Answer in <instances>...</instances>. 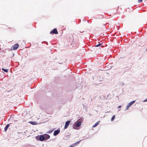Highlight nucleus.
<instances>
[{
	"instance_id": "nucleus-1",
	"label": "nucleus",
	"mask_w": 147,
	"mask_h": 147,
	"mask_svg": "<svg viewBox=\"0 0 147 147\" xmlns=\"http://www.w3.org/2000/svg\"><path fill=\"white\" fill-rule=\"evenodd\" d=\"M83 122V119H79L75 123L76 124V126L77 127H79L82 123Z\"/></svg>"
},
{
	"instance_id": "nucleus-2",
	"label": "nucleus",
	"mask_w": 147,
	"mask_h": 147,
	"mask_svg": "<svg viewBox=\"0 0 147 147\" xmlns=\"http://www.w3.org/2000/svg\"><path fill=\"white\" fill-rule=\"evenodd\" d=\"M19 47V45L18 44H16L14 45L13 47L11 48V50H16L18 47Z\"/></svg>"
},
{
	"instance_id": "nucleus-3",
	"label": "nucleus",
	"mask_w": 147,
	"mask_h": 147,
	"mask_svg": "<svg viewBox=\"0 0 147 147\" xmlns=\"http://www.w3.org/2000/svg\"><path fill=\"white\" fill-rule=\"evenodd\" d=\"M58 34V32L57 30L55 28L53 30L51 31L50 32V34Z\"/></svg>"
},
{
	"instance_id": "nucleus-4",
	"label": "nucleus",
	"mask_w": 147,
	"mask_h": 147,
	"mask_svg": "<svg viewBox=\"0 0 147 147\" xmlns=\"http://www.w3.org/2000/svg\"><path fill=\"white\" fill-rule=\"evenodd\" d=\"M70 122V121H68L65 122V125L64 127L65 129H66L67 128L69 125Z\"/></svg>"
},
{
	"instance_id": "nucleus-5",
	"label": "nucleus",
	"mask_w": 147,
	"mask_h": 147,
	"mask_svg": "<svg viewBox=\"0 0 147 147\" xmlns=\"http://www.w3.org/2000/svg\"><path fill=\"white\" fill-rule=\"evenodd\" d=\"M135 102V101H133L130 102L127 106L126 109L127 110L128 108L130 107Z\"/></svg>"
},
{
	"instance_id": "nucleus-6",
	"label": "nucleus",
	"mask_w": 147,
	"mask_h": 147,
	"mask_svg": "<svg viewBox=\"0 0 147 147\" xmlns=\"http://www.w3.org/2000/svg\"><path fill=\"white\" fill-rule=\"evenodd\" d=\"M60 132V130L58 129L55 130L53 133V135L55 136H56L58 135Z\"/></svg>"
},
{
	"instance_id": "nucleus-7",
	"label": "nucleus",
	"mask_w": 147,
	"mask_h": 147,
	"mask_svg": "<svg viewBox=\"0 0 147 147\" xmlns=\"http://www.w3.org/2000/svg\"><path fill=\"white\" fill-rule=\"evenodd\" d=\"M45 139V137L43 135L40 136L39 138V140L41 141H43Z\"/></svg>"
},
{
	"instance_id": "nucleus-8",
	"label": "nucleus",
	"mask_w": 147,
	"mask_h": 147,
	"mask_svg": "<svg viewBox=\"0 0 147 147\" xmlns=\"http://www.w3.org/2000/svg\"><path fill=\"white\" fill-rule=\"evenodd\" d=\"M44 137H45V139L47 140L50 138V136L48 134H45L44 136Z\"/></svg>"
},
{
	"instance_id": "nucleus-9",
	"label": "nucleus",
	"mask_w": 147,
	"mask_h": 147,
	"mask_svg": "<svg viewBox=\"0 0 147 147\" xmlns=\"http://www.w3.org/2000/svg\"><path fill=\"white\" fill-rule=\"evenodd\" d=\"M100 122V121H98L93 126V127H96L99 123Z\"/></svg>"
},
{
	"instance_id": "nucleus-10",
	"label": "nucleus",
	"mask_w": 147,
	"mask_h": 147,
	"mask_svg": "<svg viewBox=\"0 0 147 147\" xmlns=\"http://www.w3.org/2000/svg\"><path fill=\"white\" fill-rule=\"evenodd\" d=\"M9 124H7L6 125V127H5L4 129V131H7L8 128L9 127Z\"/></svg>"
},
{
	"instance_id": "nucleus-11",
	"label": "nucleus",
	"mask_w": 147,
	"mask_h": 147,
	"mask_svg": "<svg viewBox=\"0 0 147 147\" xmlns=\"http://www.w3.org/2000/svg\"><path fill=\"white\" fill-rule=\"evenodd\" d=\"M115 115H113L111 119V121H113L115 119Z\"/></svg>"
},
{
	"instance_id": "nucleus-12",
	"label": "nucleus",
	"mask_w": 147,
	"mask_h": 147,
	"mask_svg": "<svg viewBox=\"0 0 147 147\" xmlns=\"http://www.w3.org/2000/svg\"><path fill=\"white\" fill-rule=\"evenodd\" d=\"M2 70H3L4 71H5L6 72H7L8 71V69H4L3 68H2Z\"/></svg>"
},
{
	"instance_id": "nucleus-13",
	"label": "nucleus",
	"mask_w": 147,
	"mask_h": 147,
	"mask_svg": "<svg viewBox=\"0 0 147 147\" xmlns=\"http://www.w3.org/2000/svg\"><path fill=\"white\" fill-rule=\"evenodd\" d=\"M30 123L32 125H35V123L33 121H31L30 122Z\"/></svg>"
},
{
	"instance_id": "nucleus-14",
	"label": "nucleus",
	"mask_w": 147,
	"mask_h": 147,
	"mask_svg": "<svg viewBox=\"0 0 147 147\" xmlns=\"http://www.w3.org/2000/svg\"><path fill=\"white\" fill-rule=\"evenodd\" d=\"M102 44L101 43H100V44H99L98 45H96L95 47H99V46H100Z\"/></svg>"
},
{
	"instance_id": "nucleus-15",
	"label": "nucleus",
	"mask_w": 147,
	"mask_h": 147,
	"mask_svg": "<svg viewBox=\"0 0 147 147\" xmlns=\"http://www.w3.org/2000/svg\"><path fill=\"white\" fill-rule=\"evenodd\" d=\"M143 0H138V3H140Z\"/></svg>"
},
{
	"instance_id": "nucleus-16",
	"label": "nucleus",
	"mask_w": 147,
	"mask_h": 147,
	"mask_svg": "<svg viewBox=\"0 0 147 147\" xmlns=\"http://www.w3.org/2000/svg\"><path fill=\"white\" fill-rule=\"evenodd\" d=\"M71 42H73L74 40V38L73 37H72V38L71 39Z\"/></svg>"
},
{
	"instance_id": "nucleus-17",
	"label": "nucleus",
	"mask_w": 147,
	"mask_h": 147,
	"mask_svg": "<svg viewBox=\"0 0 147 147\" xmlns=\"http://www.w3.org/2000/svg\"><path fill=\"white\" fill-rule=\"evenodd\" d=\"M121 108V105H119L118 106V108Z\"/></svg>"
},
{
	"instance_id": "nucleus-18",
	"label": "nucleus",
	"mask_w": 147,
	"mask_h": 147,
	"mask_svg": "<svg viewBox=\"0 0 147 147\" xmlns=\"http://www.w3.org/2000/svg\"><path fill=\"white\" fill-rule=\"evenodd\" d=\"M73 128L74 129H76V126H75V125L74 126H73Z\"/></svg>"
},
{
	"instance_id": "nucleus-19",
	"label": "nucleus",
	"mask_w": 147,
	"mask_h": 147,
	"mask_svg": "<svg viewBox=\"0 0 147 147\" xmlns=\"http://www.w3.org/2000/svg\"><path fill=\"white\" fill-rule=\"evenodd\" d=\"M52 132V131H50L49 132H48V133H50Z\"/></svg>"
},
{
	"instance_id": "nucleus-20",
	"label": "nucleus",
	"mask_w": 147,
	"mask_h": 147,
	"mask_svg": "<svg viewBox=\"0 0 147 147\" xmlns=\"http://www.w3.org/2000/svg\"><path fill=\"white\" fill-rule=\"evenodd\" d=\"M69 147H74V146L73 145Z\"/></svg>"
},
{
	"instance_id": "nucleus-21",
	"label": "nucleus",
	"mask_w": 147,
	"mask_h": 147,
	"mask_svg": "<svg viewBox=\"0 0 147 147\" xmlns=\"http://www.w3.org/2000/svg\"><path fill=\"white\" fill-rule=\"evenodd\" d=\"M144 102L147 101V98L146 99H145V100H144Z\"/></svg>"
},
{
	"instance_id": "nucleus-22",
	"label": "nucleus",
	"mask_w": 147,
	"mask_h": 147,
	"mask_svg": "<svg viewBox=\"0 0 147 147\" xmlns=\"http://www.w3.org/2000/svg\"><path fill=\"white\" fill-rule=\"evenodd\" d=\"M79 142H77V143L78 144L79 143Z\"/></svg>"
},
{
	"instance_id": "nucleus-23",
	"label": "nucleus",
	"mask_w": 147,
	"mask_h": 147,
	"mask_svg": "<svg viewBox=\"0 0 147 147\" xmlns=\"http://www.w3.org/2000/svg\"><path fill=\"white\" fill-rule=\"evenodd\" d=\"M146 50V51H147V49Z\"/></svg>"
}]
</instances>
